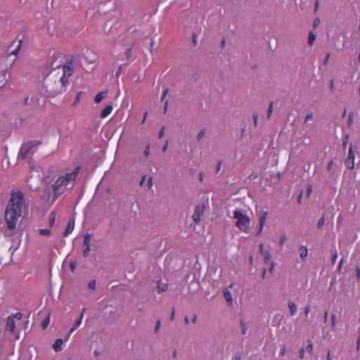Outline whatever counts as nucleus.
Masks as SVG:
<instances>
[{"instance_id": "4d7b16f0", "label": "nucleus", "mask_w": 360, "mask_h": 360, "mask_svg": "<svg viewBox=\"0 0 360 360\" xmlns=\"http://www.w3.org/2000/svg\"><path fill=\"white\" fill-rule=\"evenodd\" d=\"M167 91H168V89H167V88H166V89L164 90V91H163L162 96V100H163V99H164V98L165 97V96H166V94H167Z\"/></svg>"}, {"instance_id": "2f4dec72", "label": "nucleus", "mask_w": 360, "mask_h": 360, "mask_svg": "<svg viewBox=\"0 0 360 360\" xmlns=\"http://www.w3.org/2000/svg\"><path fill=\"white\" fill-rule=\"evenodd\" d=\"M96 282L95 280L91 281L89 283V288L91 290H94L96 288Z\"/></svg>"}, {"instance_id": "1a4fd4ad", "label": "nucleus", "mask_w": 360, "mask_h": 360, "mask_svg": "<svg viewBox=\"0 0 360 360\" xmlns=\"http://www.w3.org/2000/svg\"><path fill=\"white\" fill-rule=\"evenodd\" d=\"M9 68L0 65V89L6 84L8 79L7 75H10Z\"/></svg>"}, {"instance_id": "e2e57ef3", "label": "nucleus", "mask_w": 360, "mask_h": 360, "mask_svg": "<svg viewBox=\"0 0 360 360\" xmlns=\"http://www.w3.org/2000/svg\"><path fill=\"white\" fill-rule=\"evenodd\" d=\"M318 6H319V0H316V3H315V8H314L315 11L317 10Z\"/></svg>"}, {"instance_id": "dca6fc26", "label": "nucleus", "mask_w": 360, "mask_h": 360, "mask_svg": "<svg viewBox=\"0 0 360 360\" xmlns=\"http://www.w3.org/2000/svg\"><path fill=\"white\" fill-rule=\"evenodd\" d=\"M84 310H85V309L83 310V311H82V314L80 315L79 318L78 319V320L74 323V325L71 328V329L70 330V334L72 333L75 330H76L81 325L82 319H83V316H84Z\"/></svg>"}, {"instance_id": "6ab92c4d", "label": "nucleus", "mask_w": 360, "mask_h": 360, "mask_svg": "<svg viewBox=\"0 0 360 360\" xmlns=\"http://www.w3.org/2000/svg\"><path fill=\"white\" fill-rule=\"evenodd\" d=\"M74 226H75L74 221L68 222V224L67 225V227H66V229H65V236H68L70 233H72V231L74 229Z\"/></svg>"}, {"instance_id": "f704fd0d", "label": "nucleus", "mask_w": 360, "mask_h": 360, "mask_svg": "<svg viewBox=\"0 0 360 360\" xmlns=\"http://www.w3.org/2000/svg\"><path fill=\"white\" fill-rule=\"evenodd\" d=\"M304 354H305L304 349L303 347H302L299 352L300 358L303 359L304 357Z\"/></svg>"}, {"instance_id": "4be33fe9", "label": "nucleus", "mask_w": 360, "mask_h": 360, "mask_svg": "<svg viewBox=\"0 0 360 360\" xmlns=\"http://www.w3.org/2000/svg\"><path fill=\"white\" fill-rule=\"evenodd\" d=\"M56 218V214L54 212H51L49 216V225L50 226H53L54 225L55 221Z\"/></svg>"}, {"instance_id": "473e14b6", "label": "nucleus", "mask_w": 360, "mask_h": 360, "mask_svg": "<svg viewBox=\"0 0 360 360\" xmlns=\"http://www.w3.org/2000/svg\"><path fill=\"white\" fill-rule=\"evenodd\" d=\"M240 325L242 328L243 334L245 335L246 333L248 328L246 327L245 324L243 323L242 320H240Z\"/></svg>"}, {"instance_id": "393cba45", "label": "nucleus", "mask_w": 360, "mask_h": 360, "mask_svg": "<svg viewBox=\"0 0 360 360\" xmlns=\"http://www.w3.org/2000/svg\"><path fill=\"white\" fill-rule=\"evenodd\" d=\"M158 288L160 291H162V292L166 291L167 290V284L163 283L162 285L161 282L160 281L158 283Z\"/></svg>"}, {"instance_id": "4468645a", "label": "nucleus", "mask_w": 360, "mask_h": 360, "mask_svg": "<svg viewBox=\"0 0 360 360\" xmlns=\"http://www.w3.org/2000/svg\"><path fill=\"white\" fill-rule=\"evenodd\" d=\"M224 296L229 305L232 304V296L229 288H224L223 290Z\"/></svg>"}, {"instance_id": "49530a36", "label": "nucleus", "mask_w": 360, "mask_h": 360, "mask_svg": "<svg viewBox=\"0 0 360 360\" xmlns=\"http://www.w3.org/2000/svg\"><path fill=\"white\" fill-rule=\"evenodd\" d=\"M235 360H240L241 359V354L240 352H237L234 356Z\"/></svg>"}, {"instance_id": "e433bc0d", "label": "nucleus", "mask_w": 360, "mask_h": 360, "mask_svg": "<svg viewBox=\"0 0 360 360\" xmlns=\"http://www.w3.org/2000/svg\"><path fill=\"white\" fill-rule=\"evenodd\" d=\"M338 259V252H335L333 256H332V258H331V261H332V263L334 264L335 263L336 260Z\"/></svg>"}, {"instance_id": "5fc2aeb1", "label": "nucleus", "mask_w": 360, "mask_h": 360, "mask_svg": "<svg viewBox=\"0 0 360 360\" xmlns=\"http://www.w3.org/2000/svg\"><path fill=\"white\" fill-rule=\"evenodd\" d=\"M165 128L162 127L159 133V137L161 138L164 136Z\"/></svg>"}, {"instance_id": "de8ad7c7", "label": "nucleus", "mask_w": 360, "mask_h": 360, "mask_svg": "<svg viewBox=\"0 0 360 360\" xmlns=\"http://www.w3.org/2000/svg\"><path fill=\"white\" fill-rule=\"evenodd\" d=\"M160 320H158L157 323H156V326H155V333H157L160 328Z\"/></svg>"}, {"instance_id": "423d86ee", "label": "nucleus", "mask_w": 360, "mask_h": 360, "mask_svg": "<svg viewBox=\"0 0 360 360\" xmlns=\"http://www.w3.org/2000/svg\"><path fill=\"white\" fill-rule=\"evenodd\" d=\"M73 73V65L72 63L70 62L68 64L63 65V75L58 79L61 82L67 87L69 84V79Z\"/></svg>"}, {"instance_id": "c756f323", "label": "nucleus", "mask_w": 360, "mask_h": 360, "mask_svg": "<svg viewBox=\"0 0 360 360\" xmlns=\"http://www.w3.org/2000/svg\"><path fill=\"white\" fill-rule=\"evenodd\" d=\"M324 222H325V216L323 215L319 221H318V224H317V226L319 229H320L323 224H324Z\"/></svg>"}, {"instance_id": "8fccbe9b", "label": "nucleus", "mask_w": 360, "mask_h": 360, "mask_svg": "<svg viewBox=\"0 0 360 360\" xmlns=\"http://www.w3.org/2000/svg\"><path fill=\"white\" fill-rule=\"evenodd\" d=\"M150 153V148L149 146H146V148H145V150H144V154L146 156H148Z\"/></svg>"}, {"instance_id": "774afa93", "label": "nucleus", "mask_w": 360, "mask_h": 360, "mask_svg": "<svg viewBox=\"0 0 360 360\" xmlns=\"http://www.w3.org/2000/svg\"><path fill=\"white\" fill-rule=\"evenodd\" d=\"M94 353L96 356H98L100 354L99 351L98 350H95Z\"/></svg>"}, {"instance_id": "ddd939ff", "label": "nucleus", "mask_w": 360, "mask_h": 360, "mask_svg": "<svg viewBox=\"0 0 360 360\" xmlns=\"http://www.w3.org/2000/svg\"><path fill=\"white\" fill-rule=\"evenodd\" d=\"M113 107L112 105H108L105 108L102 110L101 114V118L104 119L107 117L112 111Z\"/></svg>"}, {"instance_id": "a19ab883", "label": "nucleus", "mask_w": 360, "mask_h": 360, "mask_svg": "<svg viewBox=\"0 0 360 360\" xmlns=\"http://www.w3.org/2000/svg\"><path fill=\"white\" fill-rule=\"evenodd\" d=\"M285 354V346L283 345L279 352L280 356H284Z\"/></svg>"}, {"instance_id": "f03ea898", "label": "nucleus", "mask_w": 360, "mask_h": 360, "mask_svg": "<svg viewBox=\"0 0 360 360\" xmlns=\"http://www.w3.org/2000/svg\"><path fill=\"white\" fill-rule=\"evenodd\" d=\"M79 167H76L72 172L60 174L52 184L54 200L58 198L65 191L66 187L74 182L79 173Z\"/></svg>"}, {"instance_id": "c85d7f7f", "label": "nucleus", "mask_w": 360, "mask_h": 360, "mask_svg": "<svg viewBox=\"0 0 360 360\" xmlns=\"http://www.w3.org/2000/svg\"><path fill=\"white\" fill-rule=\"evenodd\" d=\"M307 352L309 353H311L313 352V344L311 340L308 341V345L306 347Z\"/></svg>"}, {"instance_id": "680f3d73", "label": "nucleus", "mask_w": 360, "mask_h": 360, "mask_svg": "<svg viewBox=\"0 0 360 360\" xmlns=\"http://www.w3.org/2000/svg\"><path fill=\"white\" fill-rule=\"evenodd\" d=\"M199 179L200 181H202V180H203V174L202 173H200Z\"/></svg>"}, {"instance_id": "72a5a7b5", "label": "nucleus", "mask_w": 360, "mask_h": 360, "mask_svg": "<svg viewBox=\"0 0 360 360\" xmlns=\"http://www.w3.org/2000/svg\"><path fill=\"white\" fill-rule=\"evenodd\" d=\"M90 252V246H85V249L83 251V256L86 257Z\"/></svg>"}, {"instance_id": "b1692460", "label": "nucleus", "mask_w": 360, "mask_h": 360, "mask_svg": "<svg viewBox=\"0 0 360 360\" xmlns=\"http://www.w3.org/2000/svg\"><path fill=\"white\" fill-rule=\"evenodd\" d=\"M316 39V35L313 33V32H310L309 34V39H308V43L310 46H311L313 44V43L314 42Z\"/></svg>"}, {"instance_id": "a878e982", "label": "nucleus", "mask_w": 360, "mask_h": 360, "mask_svg": "<svg viewBox=\"0 0 360 360\" xmlns=\"http://www.w3.org/2000/svg\"><path fill=\"white\" fill-rule=\"evenodd\" d=\"M82 91H79L77 94V96L75 97V99L72 103L73 105H76L80 101L81 98H82Z\"/></svg>"}, {"instance_id": "c03bdc74", "label": "nucleus", "mask_w": 360, "mask_h": 360, "mask_svg": "<svg viewBox=\"0 0 360 360\" xmlns=\"http://www.w3.org/2000/svg\"><path fill=\"white\" fill-rule=\"evenodd\" d=\"M221 164H222V163H221V161H219V162H217V168H216V169H217V172H219L221 170Z\"/></svg>"}, {"instance_id": "c9c22d12", "label": "nucleus", "mask_w": 360, "mask_h": 360, "mask_svg": "<svg viewBox=\"0 0 360 360\" xmlns=\"http://www.w3.org/2000/svg\"><path fill=\"white\" fill-rule=\"evenodd\" d=\"M348 139H349V136L348 135L345 136L343 138V141H342V146H343V148H346Z\"/></svg>"}, {"instance_id": "9d476101", "label": "nucleus", "mask_w": 360, "mask_h": 360, "mask_svg": "<svg viewBox=\"0 0 360 360\" xmlns=\"http://www.w3.org/2000/svg\"><path fill=\"white\" fill-rule=\"evenodd\" d=\"M203 212H204V205H198L197 206H195V212L192 216L193 220L195 224H196L197 223L199 222L200 217L202 215Z\"/></svg>"}, {"instance_id": "7ed1b4c3", "label": "nucleus", "mask_w": 360, "mask_h": 360, "mask_svg": "<svg viewBox=\"0 0 360 360\" xmlns=\"http://www.w3.org/2000/svg\"><path fill=\"white\" fill-rule=\"evenodd\" d=\"M233 218L236 219V226L244 233L249 232L251 221L245 212L241 209H236L233 212Z\"/></svg>"}, {"instance_id": "f3484780", "label": "nucleus", "mask_w": 360, "mask_h": 360, "mask_svg": "<svg viewBox=\"0 0 360 360\" xmlns=\"http://www.w3.org/2000/svg\"><path fill=\"white\" fill-rule=\"evenodd\" d=\"M107 94H108L107 91H101V92L98 93L95 96V99H94L95 102L96 103H100L102 100H103L104 98H106Z\"/></svg>"}, {"instance_id": "13d9d810", "label": "nucleus", "mask_w": 360, "mask_h": 360, "mask_svg": "<svg viewBox=\"0 0 360 360\" xmlns=\"http://www.w3.org/2000/svg\"><path fill=\"white\" fill-rule=\"evenodd\" d=\"M146 179V176H143L141 179V181H140V185L142 186L143 184V182Z\"/></svg>"}, {"instance_id": "79ce46f5", "label": "nucleus", "mask_w": 360, "mask_h": 360, "mask_svg": "<svg viewBox=\"0 0 360 360\" xmlns=\"http://www.w3.org/2000/svg\"><path fill=\"white\" fill-rule=\"evenodd\" d=\"M309 310H310L309 306H306L305 308H304V316L306 317L308 316V314L309 313Z\"/></svg>"}, {"instance_id": "0eeeda50", "label": "nucleus", "mask_w": 360, "mask_h": 360, "mask_svg": "<svg viewBox=\"0 0 360 360\" xmlns=\"http://www.w3.org/2000/svg\"><path fill=\"white\" fill-rule=\"evenodd\" d=\"M22 316V314L20 312H17L15 314L9 316L7 318L6 330L13 333L15 328V320L20 321Z\"/></svg>"}, {"instance_id": "a211bd4d", "label": "nucleus", "mask_w": 360, "mask_h": 360, "mask_svg": "<svg viewBox=\"0 0 360 360\" xmlns=\"http://www.w3.org/2000/svg\"><path fill=\"white\" fill-rule=\"evenodd\" d=\"M288 304V308L290 310V315L291 316L295 315L297 313V306L295 304V302H293L292 301H289Z\"/></svg>"}, {"instance_id": "69168bd1", "label": "nucleus", "mask_w": 360, "mask_h": 360, "mask_svg": "<svg viewBox=\"0 0 360 360\" xmlns=\"http://www.w3.org/2000/svg\"><path fill=\"white\" fill-rule=\"evenodd\" d=\"M328 319V312L326 311L324 314V321L326 322Z\"/></svg>"}, {"instance_id": "603ef678", "label": "nucleus", "mask_w": 360, "mask_h": 360, "mask_svg": "<svg viewBox=\"0 0 360 360\" xmlns=\"http://www.w3.org/2000/svg\"><path fill=\"white\" fill-rule=\"evenodd\" d=\"M333 160H330L328 164V167H327V169L328 170H330L332 167H333Z\"/></svg>"}, {"instance_id": "338daca9", "label": "nucleus", "mask_w": 360, "mask_h": 360, "mask_svg": "<svg viewBox=\"0 0 360 360\" xmlns=\"http://www.w3.org/2000/svg\"><path fill=\"white\" fill-rule=\"evenodd\" d=\"M331 328L333 329H334L335 328V321H332L331 322Z\"/></svg>"}, {"instance_id": "09e8293b", "label": "nucleus", "mask_w": 360, "mask_h": 360, "mask_svg": "<svg viewBox=\"0 0 360 360\" xmlns=\"http://www.w3.org/2000/svg\"><path fill=\"white\" fill-rule=\"evenodd\" d=\"M329 57H330V53H327L324 60H323V65H326L328 62V60H329Z\"/></svg>"}, {"instance_id": "7c9ffc66", "label": "nucleus", "mask_w": 360, "mask_h": 360, "mask_svg": "<svg viewBox=\"0 0 360 360\" xmlns=\"http://www.w3.org/2000/svg\"><path fill=\"white\" fill-rule=\"evenodd\" d=\"M273 112V102L271 101L269 104L268 112H267V117H270L271 116V114Z\"/></svg>"}, {"instance_id": "864d4df0", "label": "nucleus", "mask_w": 360, "mask_h": 360, "mask_svg": "<svg viewBox=\"0 0 360 360\" xmlns=\"http://www.w3.org/2000/svg\"><path fill=\"white\" fill-rule=\"evenodd\" d=\"M174 314H175V310H174V308H173L172 310L171 315H170V320H173L174 319Z\"/></svg>"}, {"instance_id": "5701e85b", "label": "nucleus", "mask_w": 360, "mask_h": 360, "mask_svg": "<svg viewBox=\"0 0 360 360\" xmlns=\"http://www.w3.org/2000/svg\"><path fill=\"white\" fill-rule=\"evenodd\" d=\"M91 236L89 233H86L84 237V246H90Z\"/></svg>"}, {"instance_id": "20e7f679", "label": "nucleus", "mask_w": 360, "mask_h": 360, "mask_svg": "<svg viewBox=\"0 0 360 360\" xmlns=\"http://www.w3.org/2000/svg\"><path fill=\"white\" fill-rule=\"evenodd\" d=\"M44 85L46 92L51 97H54L56 95L64 92L66 90V86L59 79H52L47 77L44 79Z\"/></svg>"}, {"instance_id": "bf43d9fd", "label": "nucleus", "mask_w": 360, "mask_h": 360, "mask_svg": "<svg viewBox=\"0 0 360 360\" xmlns=\"http://www.w3.org/2000/svg\"><path fill=\"white\" fill-rule=\"evenodd\" d=\"M359 345H360V335L357 339V350H359Z\"/></svg>"}, {"instance_id": "37998d69", "label": "nucleus", "mask_w": 360, "mask_h": 360, "mask_svg": "<svg viewBox=\"0 0 360 360\" xmlns=\"http://www.w3.org/2000/svg\"><path fill=\"white\" fill-rule=\"evenodd\" d=\"M313 116V114L311 112L309 113L307 115V116L305 117V119H304V122H307V121H309Z\"/></svg>"}, {"instance_id": "0e129e2a", "label": "nucleus", "mask_w": 360, "mask_h": 360, "mask_svg": "<svg viewBox=\"0 0 360 360\" xmlns=\"http://www.w3.org/2000/svg\"><path fill=\"white\" fill-rule=\"evenodd\" d=\"M131 49H128L126 50V55L127 56H129L130 53H131Z\"/></svg>"}, {"instance_id": "6e6552de", "label": "nucleus", "mask_w": 360, "mask_h": 360, "mask_svg": "<svg viewBox=\"0 0 360 360\" xmlns=\"http://www.w3.org/2000/svg\"><path fill=\"white\" fill-rule=\"evenodd\" d=\"M355 155L353 151L352 146H350L348 150V155L345 160V165L347 169H352L354 167Z\"/></svg>"}, {"instance_id": "2eb2a0df", "label": "nucleus", "mask_w": 360, "mask_h": 360, "mask_svg": "<svg viewBox=\"0 0 360 360\" xmlns=\"http://www.w3.org/2000/svg\"><path fill=\"white\" fill-rule=\"evenodd\" d=\"M62 345H63V340L61 338H58L56 340L53 345V349L58 352L62 350Z\"/></svg>"}, {"instance_id": "4c0bfd02", "label": "nucleus", "mask_w": 360, "mask_h": 360, "mask_svg": "<svg viewBox=\"0 0 360 360\" xmlns=\"http://www.w3.org/2000/svg\"><path fill=\"white\" fill-rule=\"evenodd\" d=\"M204 134H205V132H204V131H203V130H201V131L198 134L197 139H198V141H199V140H200V139L203 137Z\"/></svg>"}, {"instance_id": "58836bf2", "label": "nucleus", "mask_w": 360, "mask_h": 360, "mask_svg": "<svg viewBox=\"0 0 360 360\" xmlns=\"http://www.w3.org/2000/svg\"><path fill=\"white\" fill-rule=\"evenodd\" d=\"M153 178L151 176L149 177L147 183V186L149 188H150L153 186Z\"/></svg>"}, {"instance_id": "cd10ccee", "label": "nucleus", "mask_w": 360, "mask_h": 360, "mask_svg": "<svg viewBox=\"0 0 360 360\" xmlns=\"http://www.w3.org/2000/svg\"><path fill=\"white\" fill-rule=\"evenodd\" d=\"M263 255L264 256V261H265V262L266 263H270L271 262V254L269 252H266L265 253L263 254Z\"/></svg>"}, {"instance_id": "ea45409f", "label": "nucleus", "mask_w": 360, "mask_h": 360, "mask_svg": "<svg viewBox=\"0 0 360 360\" xmlns=\"http://www.w3.org/2000/svg\"><path fill=\"white\" fill-rule=\"evenodd\" d=\"M286 241V237L285 236H282L280 238V245H283Z\"/></svg>"}, {"instance_id": "6e6d98bb", "label": "nucleus", "mask_w": 360, "mask_h": 360, "mask_svg": "<svg viewBox=\"0 0 360 360\" xmlns=\"http://www.w3.org/2000/svg\"><path fill=\"white\" fill-rule=\"evenodd\" d=\"M259 250H260V252L262 255H263L264 252V245L263 244H260L259 245Z\"/></svg>"}, {"instance_id": "a18cd8bd", "label": "nucleus", "mask_w": 360, "mask_h": 360, "mask_svg": "<svg viewBox=\"0 0 360 360\" xmlns=\"http://www.w3.org/2000/svg\"><path fill=\"white\" fill-rule=\"evenodd\" d=\"M257 120H258V115L257 114H255L253 115V120H254V124H255V127H257Z\"/></svg>"}, {"instance_id": "aec40b11", "label": "nucleus", "mask_w": 360, "mask_h": 360, "mask_svg": "<svg viewBox=\"0 0 360 360\" xmlns=\"http://www.w3.org/2000/svg\"><path fill=\"white\" fill-rule=\"evenodd\" d=\"M299 252L302 259H304L307 256L308 250L307 247L301 246L300 248Z\"/></svg>"}, {"instance_id": "3c124183", "label": "nucleus", "mask_w": 360, "mask_h": 360, "mask_svg": "<svg viewBox=\"0 0 360 360\" xmlns=\"http://www.w3.org/2000/svg\"><path fill=\"white\" fill-rule=\"evenodd\" d=\"M320 22V20L319 18H316L314 20V24H313V26L315 27H316Z\"/></svg>"}, {"instance_id": "f257e3e1", "label": "nucleus", "mask_w": 360, "mask_h": 360, "mask_svg": "<svg viewBox=\"0 0 360 360\" xmlns=\"http://www.w3.org/2000/svg\"><path fill=\"white\" fill-rule=\"evenodd\" d=\"M27 209L22 191H13L5 211V220L9 230L15 229L20 217Z\"/></svg>"}, {"instance_id": "412c9836", "label": "nucleus", "mask_w": 360, "mask_h": 360, "mask_svg": "<svg viewBox=\"0 0 360 360\" xmlns=\"http://www.w3.org/2000/svg\"><path fill=\"white\" fill-rule=\"evenodd\" d=\"M38 233L41 235V236H50L51 235V231L50 229H39L38 230Z\"/></svg>"}, {"instance_id": "39448f33", "label": "nucleus", "mask_w": 360, "mask_h": 360, "mask_svg": "<svg viewBox=\"0 0 360 360\" xmlns=\"http://www.w3.org/2000/svg\"><path fill=\"white\" fill-rule=\"evenodd\" d=\"M41 144V141H30L23 143L18 151V158L25 160L34 153V148Z\"/></svg>"}, {"instance_id": "f8f14e48", "label": "nucleus", "mask_w": 360, "mask_h": 360, "mask_svg": "<svg viewBox=\"0 0 360 360\" xmlns=\"http://www.w3.org/2000/svg\"><path fill=\"white\" fill-rule=\"evenodd\" d=\"M13 45H14V44L11 46L9 47V49H8V55H15V56H16L18 53V52L20 51V46L22 45V40L18 41L17 45L15 47V49H12V47H13Z\"/></svg>"}, {"instance_id": "bb28decb", "label": "nucleus", "mask_w": 360, "mask_h": 360, "mask_svg": "<svg viewBox=\"0 0 360 360\" xmlns=\"http://www.w3.org/2000/svg\"><path fill=\"white\" fill-rule=\"evenodd\" d=\"M49 321H50V318H49V316H47V317H46V319H44L43 320V321L41 322V328H42L43 329H45V328L48 326V325H49Z\"/></svg>"}, {"instance_id": "052dcab7", "label": "nucleus", "mask_w": 360, "mask_h": 360, "mask_svg": "<svg viewBox=\"0 0 360 360\" xmlns=\"http://www.w3.org/2000/svg\"><path fill=\"white\" fill-rule=\"evenodd\" d=\"M330 352L329 351L327 354V360H331Z\"/></svg>"}, {"instance_id": "9b49d317", "label": "nucleus", "mask_w": 360, "mask_h": 360, "mask_svg": "<svg viewBox=\"0 0 360 360\" xmlns=\"http://www.w3.org/2000/svg\"><path fill=\"white\" fill-rule=\"evenodd\" d=\"M267 214H268L267 212L264 211V210H262V211L259 212V229H258L257 235H259L262 233V230H263V228H264V224H265V221H266Z\"/></svg>"}]
</instances>
